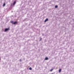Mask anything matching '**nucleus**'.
I'll return each instance as SVG.
<instances>
[{"label":"nucleus","mask_w":74,"mask_h":74,"mask_svg":"<svg viewBox=\"0 0 74 74\" xmlns=\"http://www.w3.org/2000/svg\"><path fill=\"white\" fill-rule=\"evenodd\" d=\"M62 71V69H60L59 70V73H60V72H61V71Z\"/></svg>","instance_id":"nucleus-6"},{"label":"nucleus","mask_w":74,"mask_h":74,"mask_svg":"<svg viewBox=\"0 0 74 74\" xmlns=\"http://www.w3.org/2000/svg\"><path fill=\"white\" fill-rule=\"evenodd\" d=\"M48 58L47 57L45 58V60H48Z\"/></svg>","instance_id":"nucleus-2"},{"label":"nucleus","mask_w":74,"mask_h":74,"mask_svg":"<svg viewBox=\"0 0 74 74\" xmlns=\"http://www.w3.org/2000/svg\"><path fill=\"white\" fill-rule=\"evenodd\" d=\"M0 60H1V59H0Z\"/></svg>","instance_id":"nucleus-14"},{"label":"nucleus","mask_w":74,"mask_h":74,"mask_svg":"<svg viewBox=\"0 0 74 74\" xmlns=\"http://www.w3.org/2000/svg\"><path fill=\"white\" fill-rule=\"evenodd\" d=\"M29 70H32V68H31V67H30L29 68Z\"/></svg>","instance_id":"nucleus-7"},{"label":"nucleus","mask_w":74,"mask_h":74,"mask_svg":"<svg viewBox=\"0 0 74 74\" xmlns=\"http://www.w3.org/2000/svg\"><path fill=\"white\" fill-rule=\"evenodd\" d=\"M11 23H12V24H14V21H12L11 22Z\"/></svg>","instance_id":"nucleus-9"},{"label":"nucleus","mask_w":74,"mask_h":74,"mask_svg":"<svg viewBox=\"0 0 74 74\" xmlns=\"http://www.w3.org/2000/svg\"><path fill=\"white\" fill-rule=\"evenodd\" d=\"M10 28H8L5 29V30L4 32H7V31H8V30H10Z\"/></svg>","instance_id":"nucleus-1"},{"label":"nucleus","mask_w":74,"mask_h":74,"mask_svg":"<svg viewBox=\"0 0 74 74\" xmlns=\"http://www.w3.org/2000/svg\"><path fill=\"white\" fill-rule=\"evenodd\" d=\"M15 4H16V1H14L13 3V5H14Z\"/></svg>","instance_id":"nucleus-5"},{"label":"nucleus","mask_w":74,"mask_h":74,"mask_svg":"<svg viewBox=\"0 0 74 74\" xmlns=\"http://www.w3.org/2000/svg\"><path fill=\"white\" fill-rule=\"evenodd\" d=\"M55 8H58V5H56L55 6Z\"/></svg>","instance_id":"nucleus-10"},{"label":"nucleus","mask_w":74,"mask_h":74,"mask_svg":"<svg viewBox=\"0 0 74 74\" xmlns=\"http://www.w3.org/2000/svg\"><path fill=\"white\" fill-rule=\"evenodd\" d=\"M16 23H17V22L16 21V22H14L13 25H15V24H16Z\"/></svg>","instance_id":"nucleus-4"},{"label":"nucleus","mask_w":74,"mask_h":74,"mask_svg":"<svg viewBox=\"0 0 74 74\" xmlns=\"http://www.w3.org/2000/svg\"><path fill=\"white\" fill-rule=\"evenodd\" d=\"M48 21V18H46V20L45 21V22H47V21Z\"/></svg>","instance_id":"nucleus-3"},{"label":"nucleus","mask_w":74,"mask_h":74,"mask_svg":"<svg viewBox=\"0 0 74 74\" xmlns=\"http://www.w3.org/2000/svg\"><path fill=\"white\" fill-rule=\"evenodd\" d=\"M20 62H21L22 61V60H20Z\"/></svg>","instance_id":"nucleus-13"},{"label":"nucleus","mask_w":74,"mask_h":74,"mask_svg":"<svg viewBox=\"0 0 74 74\" xmlns=\"http://www.w3.org/2000/svg\"><path fill=\"white\" fill-rule=\"evenodd\" d=\"M41 40H42V38H40V41H41Z\"/></svg>","instance_id":"nucleus-11"},{"label":"nucleus","mask_w":74,"mask_h":74,"mask_svg":"<svg viewBox=\"0 0 74 74\" xmlns=\"http://www.w3.org/2000/svg\"><path fill=\"white\" fill-rule=\"evenodd\" d=\"M52 70H53V69H51V70H50V71H52Z\"/></svg>","instance_id":"nucleus-12"},{"label":"nucleus","mask_w":74,"mask_h":74,"mask_svg":"<svg viewBox=\"0 0 74 74\" xmlns=\"http://www.w3.org/2000/svg\"><path fill=\"white\" fill-rule=\"evenodd\" d=\"M5 6V3H4L3 5V6L4 7V6Z\"/></svg>","instance_id":"nucleus-8"}]
</instances>
